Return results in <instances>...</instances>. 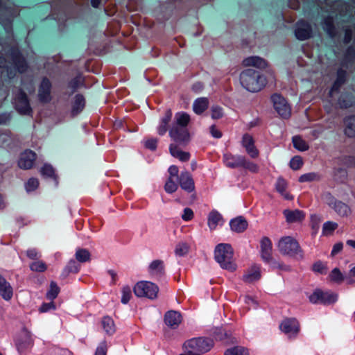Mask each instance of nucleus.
I'll list each match as a JSON object with an SVG mask.
<instances>
[{
	"mask_svg": "<svg viewBox=\"0 0 355 355\" xmlns=\"http://www.w3.org/2000/svg\"><path fill=\"white\" fill-rule=\"evenodd\" d=\"M190 121V116L184 112H177L172 124L169 128L168 133L173 144H179L180 146H186L191 141V135L187 128Z\"/></svg>",
	"mask_w": 355,
	"mask_h": 355,
	"instance_id": "obj_1",
	"label": "nucleus"
},
{
	"mask_svg": "<svg viewBox=\"0 0 355 355\" xmlns=\"http://www.w3.org/2000/svg\"><path fill=\"white\" fill-rule=\"evenodd\" d=\"M214 258L223 269L230 272L236 270L237 266L234 259V251L231 245L227 243L217 245L214 250Z\"/></svg>",
	"mask_w": 355,
	"mask_h": 355,
	"instance_id": "obj_2",
	"label": "nucleus"
},
{
	"mask_svg": "<svg viewBox=\"0 0 355 355\" xmlns=\"http://www.w3.org/2000/svg\"><path fill=\"white\" fill-rule=\"evenodd\" d=\"M240 81L242 86L250 92L260 91L266 83V78L252 69L243 71L240 74Z\"/></svg>",
	"mask_w": 355,
	"mask_h": 355,
	"instance_id": "obj_3",
	"label": "nucleus"
},
{
	"mask_svg": "<svg viewBox=\"0 0 355 355\" xmlns=\"http://www.w3.org/2000/svg\"><path fill=\"white\" fill-rule=\"evenodd\" d=\"M277 247L279 252L283 254L295 257L297 259H302L304 258L303 251L299 243L292 236L282 237L279 241Z\"/></svg>",
	"mask_w": 355,
	"mask_h": 355,
	"instance_id": "obj_4",
	"label": "nucleus"
},
{
	"mask_svg": "<svg viewBox=\"0 0 355 355\" xmlns=\"http://www.w3.org/2000/svg\"><path fill=\"white\" fill-rule=\"evenodd\" d=\"M158 292L159 287L150 282L141 281L134 287L135 294L139 297H146L154 300L157 298Z\"/></svg>",
	"mask_w": 355,
	"mask_h": 355,
	"instance_id": "obj_5",
	"label": "nucleus"
},
{
	"mask_svg": "<svg viewBox=\"0 0 355 355\" xmlns=\"http://www.w3.org/2000/svg\"><path fill=\"white\" fill-rule=\"evenodd\" d=\"M354 70L355 68L349 67L345 63H340V67L337 70L336 78L331 87V91H338L340 88L347 83L349 74Z\"/></svg>",
	"mask_w": 355,
	"mask_h": 355,
	"instance_id": "obj_6",
	"label": "nucleus"
},
{
	"mask_svg": "<svg viewBox=\"0 0 355 355\" xmlns=\"http://www.w3.org/2000/svg\"><path fill=\"white\" fill-rule=\"evenodd\" d=\"M275 110L284 119L291 116V109L286 100L280 94H275L271 96Z\"/></svg>",
	"mask_w": 355,
	"mask_h": 355,
	"instance_id": "obj_7",
	"label": "nucleus"
},
{
	"mask_svg": "<svg viewBox=\"0 0 355 355\" xmlns=\"http://www.w3.org/2000/svg\"><path fill=\"white\" fill-rule=\"evenodd\" d=\"M309 300L313 304H331L337 300V295L317 289L309 296Z\"/></svg>",
	"mask_w": 355,
	"mask_h": 355,
	"instance_id": "obj_8",
	"label": "nucleus"
},
{
	"mask_svg": "<svg viewBox=\"0 0 355 355\" xmlns=\"http://www.w3.org/2000/svg\"><path fill=\"white\" fill-rule=\"evenodd\" d=\"M280 329L289 338L295 337L300 331V324L295 318H286L281 323Z\"/></svg>",
	"mask_w": 355,
	"mask_h": 355,
	"instance_id": "obj_9",
	"label": "nucleus"
},
{
	"mask_svg": "<svg viewBox=\"0 0 355 355\" xmlns=\"http://www.w3.org/2000/svg\"><path fill=\"white\" fill-rule=\"evenodd\" d=\"M295 35L299 40H306L311 37V26L304 20L299 21L296 24Z\"/></svg>",
	"mask_w": 355,
	"mask_h": 355,
	"instance_id": "obj_10",
	"label": "nucleus"
},
{
	"mask_svg": "<svg viewBox=\"0 0 355 355\" xmlns=\"http://www.w3.org/2000/svg\"><path fill=\"white\" fill-rule=\"evenodd\" d=\"M15 106L21 114H29L31 109L27 96L24 92H19L15 98Z\"/></svg>",
	"mask_w": 355,
	"mask_h": 355,
	"instance_id": "obj_11",
	"label": "nucleus"
},
{
	"mask_svg": "<svg viewBox=\"0 0 355 355\" xmlns=\"http://www.w3.org/2000/svg\"><path fill=\"white\" fill-rule=\"evenodd\" d=\"M36 159V154L31 150H26L21 153L18 161V165L21 168L29 169L33 167Z\"/></svg>",
	"mask_w": 355,
	"mask_h": 355,
	"instance_id": "obj_12",
	"label": "nucleus"
},
{
	"mask_svg": "<svg viewBox=\"0 0 355 355\" xmlns=\"http://www.w3.org/2000/svg\"><path fill=\"white\" fill-rule=\"evenodd\" d=\"M242 145L252 158L254 159L259 156V152L254 146V139L252 136L248 134L244 135L242 139Z\"/></svg>",
	"mask_w": 355,
	"mask_h": 355,
	"instance_id": "obj_13",
	"label": "nucleus"
},
{
	"mask_svg": "<svg viewBox=\"0 0 355 355\" xmlns=\"http://www.w3.org/2000/svg\"><path fill=\"white\" fill-rule=\"evenodd\" d=\"M164 322L168 327L176 329L182 322V315L178 311H168L164 315Z\"/></svg>",
	"mask_w": 355,
	"mask_h": 355,
	"instance_id": "obj_14",
	"label": "nucleus"
},
{
	"mask_svg": "<svg viewBox=\"0 0 355 355\" xmlns=\"http://www.w3.org/2000/svg\"><path fill=\"white\" fill-rule=\"evenodd\" d=\"M261 278L260 266L254 264L249 268L243 276V280L248 284L253 283Z\"/></svg>",
	"mask_w": 355,
	"mask_h": 355,
	"instance_id": "obj_15",
	"label": "nucleus"
},
{
	"mask_svg": "<svg viewBox=\"0 0 355 355\" xmlns=\"http://www.w3.org/2000/svg\"><path fill=\"white\" fill-rule=\"evenodd\" d=\"M179 183L182 189L191 193L195 189L194 181L188 171L182 172L179 178Z\"/></svg>",
	"mask_w": 355,
	"mask_h": 355,
	"instance_id": "obj_16",
	"label": "nucleus"
},
{
	"mask_svg": "<svg viewBox=\"0 0 355 355\" xmlns=\"http://www.w3.org/2000/svg\"><path fill=\"white\" fill-rule=\"evenodd\" d=\"M272 243L269 238L263 237L261 241V255L262 259L269 263L272 261Z\"/></svg>",
	"mask_w": 355,
	"mask_h": 355,
	"instance_id": "obj_17",
	"label": "nucleus"
},
{
	"mask_svg": "<svg viewBox=\"0 0 355 355\" xmlns=\"http://www.w3.org/2000/svg\"><path fill=\"white\" fill-rule=\"evenodd\" d=\"M283 214L288 223H300L305 218L304 212L299 209H285Z\"/></svg>",
	"mask_w": 355,
	"mask_h": 355,
	"instance_id": "obj_18",
	"label": "nucleus"
},
{
	"mask_svg": "<svg viewBox=\"0 0 355 355\" xmlns=\"http://www.w3.org/2000/svg\"><path fill=\"white\" fill-rule=\"evenodd\" d=\"M244 160V156L233 155L230 153H226L223 155V162L226 166L232 168L241 167Z\"/></svg>",
	"mask_w": 355,
	"mask_h": 355,
	"instance_id": "obj_19",
	"label": "nucleus"
},
{
	"mask_svg": "<svg viewBox=\"0 0 355 355\" xmlns=\"http://www.w3.org/2000/svg\"><path fill=\"white\" fill-rule=\"evenodd\" d=\"M31 343L30 333L26 329H23L19 334L16 345L19 351H23L27 348Z\"/></svg>",
	"mask_w": 355,
	"mask_h": 355,
	"instance_id": "obj_20",
	"label": "nucleus"
},
{
	"mask_svg": "<svg viewBox=\"0 0 355 355\" xmlns=\"http://www.w3.org/2000/svg\"><path fill=\"white\" fill-rule=\"evenodd\" d=\"M149 273L157 278L161 277L164 274V262L162 260H155L148 266Z\"/></svg>",
	"mask_w": 355,
	"mask_h": 355,
	"instance_id": "obj_21",
	"label": "nucleus"
},
{
	"mask_svg": "<svg viewBox=\"0 0 355 355\" xmlns=\"http://www.w3.org/2000/svg\"><path fill=\"white\" fill-rule=\"evenodd\" d=\"M179 144H171L169 146V151L171 155L180 159L181 162H187L190 159V154L188 152L182 151L180 148Z\"/></svg>",
	"mask_w": 355,
	"mask_h": 355,
	"instance_id": "obj_22",
	"label": "nucleus"
},
{
	"mask_svg": "<svg viewBox=\"0 0 355 355\" xmlns=\"http://www.w3.org/2000/svg\"><path fill=\"white\" fill-rule=\"evenodd\" d=\"M179 144H171L169 146V151L171 155L180 159L181 162H187L190 159V154L188 152L182 151L180 148Z\"/></svg>",
	"mask_w": 355,
	"mask_h": 355,
	"instance_id": "obj_23",
	"label": "nucleus"
},
{
	"mask_svg": "<svg viewBox=\"0 0 355 355\" xmlns=\"http://www.w3.org/2000/svg\"><path fill=\"white\" fill-rule=\"evenodd\" d=\"M245 67H254L259 69H265L267 67L266 61L259 56H250L243 60Z\"/></svg>",
	"mask_w": 355,
	"mask_h": 355,
	"instance_id": "obj_24",
	"label": "nucleus"
},
{
	"mask_svg": "<svg viewBox=\"0 0 355 355\" xmlns=\"http://www.w3.org/2000/svg\"><path fill=\"white\" fill-rule=\"evenodd\" d=\"M85 106V99L81 94H76L71 103V114L76 116L83 111Z\"/></svg>",
	"mask_w": 355,
	"mask_h": 355,
	"instance_id": "obj_25",
	"label": "nucleus"
},
{
	"mask_svg": "<svg viewBox=\"0 0 355 355\" xmlns=\"http://www.w3.org/2000/svg\"><path fill=\"white\" fill-rule=\"evenodd\" d=\"M230 225L232 230L237 233L244 232L248 227V222L243 216L231 220Z\"/></svg>",
	"mask_w": 355,
	"mask_h": 355,
	"instance_id": "obj_26",
	"label": "nucleus"
},
{
	"mask_svg": "<svg viewBox=\"0 0 355 355\" xmlns=\"http://www.w3.org/2000/svg\"><path fill=\"white\" fill-rule=\"evenodd\" d=\"M0 293L6 300H9L12 297V288L10 284L0 275Z\"/></svg>",
	"mask_w": 355,
	"mask_h": 355,
	"instance_id": "obj_27",
	"label": "nucleus"
},
{
	"mask_svg": "<svg viewBox=\"0 0 355 355\" xmlns=\"http://www.w3.org/2000/svg\"><path fill=\"white\" fill-rule=\"evenodd\" d=\"M223 217L217 211H211L208 216V226L212 231L219 225H222Z\"/></svg>",
	"mask_w": 355,
	"mask_h": 355,
	"instance_id": "obj_28",
	"label": "nucleus"
},
{
	"mask_svg": "<svg viewBox=\"0 0 355 355\" xmlns=\"http://www.w3.org/2000/svg\"><path fill=\"white\" fill-rule=\"evenodd\" d=\"M172 112L171 110H167L165 112L164 116L162 118L160 123L157 128V132L159 135H164L168 130L169 122L171 121Z\"/></svg>",
	"mask_w": 355,
	"mask_h": 355,
	"instance_id": "obj_29",
	"label": "nucleus"
},
{
	"mask_svg": "<svg viewBox=\"0 0 355 355\" xmlns=\"http://www.w3.org/2000/svg\"><path fill=\"white\" fill-rule=\"evenodd\" d=\"M340 63H345L349 67L355 68V49L352 46H349L345 53L344 58Z\"/></svg>",
	"mask_w": 355,
	"mask_h": 355,
	"instance_id": "obj_30",
	"label": "nucleus"
},
{
	"mask_svg": "<svg viewBox=\"0 0 355 355\" xmlns=\"http://www.w3.org/2000/svg\"><path fill=\"white\" fill-rule=\"evenodd\" d=\"M322 27L330 37H333L336 35V31L333 17L328 16L325 17L322 22Z\"/></svg>",
	"mask_w": 355,
	"mask_h": 355,
	"instance_id": "obj_31",
	"label": "nucleus"
},
{
	"mask_svg": "<svg viewBox=\"0 0 355 355\" xmlns=\"http://www.w3.org/2000/svg\"><path fill=\"white\" fill-rule=\"evenodd\" d=\"M60 292V288L58 284L51 281L46 293V300H54Z\"/></svg>",
	"mask_w": 355,
	"mask_h": 355,
	"instance_id": "obj_32",
	"label": "nucleus"
},
{
	"mask_svg": "<svg viewBox=\"0 0 355 355\" xmlns=\"http://www.w3.org/2000/svg\"><path fill=\"white\" fill-rule=\"evenodd\" d=\"M208 105L209 101L207 98H199L193 103V109L195 113L200 114L207 110Z\"/></svg>",
	"mask_w": 355,
	"mask_h": 355,
	"instance_id": "obj_33",
	"label": "nucleus"
},
{
	"mask_svg": "<svg viewBox=\"0 0 355 355\" xmlns=\"http://www.w3.org/2000/svg\"><path fill=\"white\" fill-rule=\"evenodd\" d=\"M345 123V134L349 137H355V116L347 117Z\"/></svg>",
	"mask_w": 355,
	"mask_h": 355,
	"instance_id": "obj_34",
	"label": "nucleus"
},
{
	"mask_svg": "<svg viewBox=\"0 0 355 355\" xmlns=\"http://www.w3.org/2000/svg\"><path fill=\"white\" fill-rule=\"evenodd\" d=\"M334 211L340 216H348L351 211L350 208L344 202L338 200L332 207Z\"/></svg>",
	"mask_w": 355,
	"mask_h": 355,
	"instance_id": "obj_35",
	"label": "nucleus"
},
{
	"mask_svg": "<svg viewBox=\"0 0 355 355\" xmlns=\"http://www.w3.org/2000/svg\"><path fill=\"white\" fill-rule=\"evenodd\" d=\"M101 324L106 334L111 335L114 333V323L113 320L110 317H104L102 320Z\"/></svg>",
	"mask_w": 355,
	"mask_h": 355,
	"instance_id": "obj_36",
	"label": "nucleus"
},
{
	"mask_svg": "<svg viewBox=\"0 0 355 355\" xmlns=\"http://www.w3.org/2000/svg\"><path fill=\"white\" fill-rule=\"evenodd\" d=\"M76 260L80 263H85L90 260L89 252L84 248H78L75 254Z\"/></svg>",
	"mask_w": 355,
	"mask_h": 355,
	"instance_id": "obj_37",
	"label": "nucleus"
},
{
	"mask_svg": "<svg viewBox=\"0 0 355 355\" xmlns=\"http://www.w3.org/2000/svg\"><path fill=\"white\" fill-rule=\"evenodd\" d=\"M48 178L53 182V187L58 185V176L55 173V169L52 166L46 164V178Z\"/></svg>",
	"mask_w": 355,
	"mask_h": 355,
	"instance_id": "obj_38",
	"label": "nucleus"
},
{
	"mask_svg": "<svg viewBox=\"0 0 355 355\" xmlns=\"http://www.w3.org/2000/svg\"><path fill=\"white\" fill-rule=\"evenodd\" d=\"M80 264L74 259H71L66 266L64 272L66 275L69 273H77L80 270Z\"/></svg>",
	"mask_w": 355,
	"mask_h": 355,
	"instance_id": "obj_39",
	"label": "nucleus"
},
{
	"mask_svg": "<svg viewBox=\"0 0 355 355\" xmlns=\"http://www.w3.org/2000/svg\"><path fill=\"white\" fill-rule=\"evenodd\" d=\"M83 80L80 76H78L73 78H72L69 84H68V89H70L69 92L70 94H73L76 91L77 89H78L80 85L83 84Z\"/></svg>",
	"mask_w": 355,
	"mask_h": 355,
	"instance_id": "obj_40",
	"label": "nucleus"
},
{
	"mask_svg": "<svg viewBox=\"0 0 355 355\" xmlns=\"http://www.w3.org/2000/svg\"><path fill=\"white\" fill-rule=\"evenodd\" d=\"M293 143L294 147L300 151H305L309 149V145L299 136L293 137Z\"/></svg>",
	"mask_w": 355,
	"mask_h": 355,
	"instance_id": "obj_41",
	"label": "nucleus"
},
{
	"mask_svg": "<svg viewBox=\"0 0 355 355\" xmlns=\"http://www.w3.org/2000/svg\"><path fill=\"white\" fill-rule=\"evenodd\" d=\"M190 246L185 242H180L177 244L175 253L177 256L182 257L187 254L189 252Z\"/></svg>",
	"mask_w": 355,
	"mask_h": 355,
	"instance_id": "obj_42",
	"label": "nucleus"
},
{
	"mask_svg": "<svg viewBox=\"0 0 355 355\" xmlns=\"http://www.w3.org/2000/svg\"><path fill=\"white\" fill-rule=\"evenodd\" d=\"M286 182L283 178H279L276 183V189L286 199H291L289 195L286 192Z\"/></svg>",
	"mask_w": 355,
	"mask_h": 355,
	"instance_id": "obj_43",
	"label": "nucleus"
},
{
	"mask_svg": "<svg viewBox=\"0 0 355 355\" xmlns=\"http://www.w3.org/2000/svg\"><path fill=\"white\" fill-rule=\"evenodd\" d=\"M225 355H249V353L244 347L237 346L227 349Z\"/></svg>",
	"mask_w": 355,
	"mask_h": 355,
	"instance_id": "obj_44",
	"label": "nucleus"
},
{
	"mask_svg": "<svg viewBox=\"0 0 355 355\" xmlns=\"http://www.w3.org/2000/svg\"><path fill=\"white\" fill-rule=\"evenodd\" d=\"M338 224L334 222L327 221L323 224L322 234L324 235L331 234L332 232L338 227Z\"/></svg>",
	"mask_w": 355,
	"mask_h": 355,
	"instance_id": "obj_45",
	"label": "nucleus"
},
{
	"mask_svg": "<svg viewBox=\"0 0 355 355\" xmlns=\"http://www.w3.org/2000/svg\"><path fill=\"white\" fill-rule=\"evenodd\" d=\"M329 278L330 280L336 283H341L344 277L343 274L340 272V270L337 268H334L331 273L329 274Z\"/></svg>",
	"mask_w": 355,
	"mask_h": 355,
	"instance_id": "obj_46",
	"label": "nucleus"
},
{
	"mask_svg": "<svg viewBox=\"0 0 355 355\" xmlns=\"http://www.w3.org/2000/svg\"><path fill=\"white\" fill-rule=\"evenodd\" d=\"M178 188V186L175 180L171 177H169L164 185V189L166 192L168 193H173L177 191Z\"/></svg>",
	"mask_w": 355,
	"mask_h": 355,
	"instance_id": "obj_47",
	"label": "nucleus"
},
{
	"mask_svg": "<svg viewBox=\"0 0 355 355\" xmlns=\"http://www.w3.org/2000/svg\"><path fill=\"white\" fill-rule=\"evenodd\" d=\"M320 175L315 173H309L301 175L299 178V181L300 182H312L319 180Z\"/></svg>",
	"mask_w": 355,
	"mask_h": 355,
	"instance_id": "obj_48",
	"label": "nucleus"
},
{
	"mask_svg": "<svg viewBox=\"0 0 355 355\" xmlns=\"http://www.w3.org/2000/svg\"><path fill=\"white\" fill-rule=\"evenodd\" d=\"M322 199L324 203L332 207L338 200H337L330 192H324L322 195Z\"/></svg>",
	"mask_w": 355,
	"mask_h": 355,
	"instance_id": "obj_49",
	"label": "nucleus"
},
{
	"mask_svg": "<svg viewBox=\"0 0 355 355\" xmlns=\"http://www.w3.org/2000/svg\"><path fill=\"white\" fill-rule=\"evenodd\" d=\"M132 297V291L130 286H124L122 288L121 302L127 304Z\"/></svg>",
	"mask_w": 355,
	"mask_h": 355,
	"instance_id": "obj_50",
	"label": "nucleus"
},
{
	"mask_svg": "<svg viewBox=\"0 0 355 355\" xmlns=\"http://www.w3.org/2000/svg\"><path fill=\"white\" fill-rule=\"evenodd\" d=\"M241 167H243L244 168H246V169L249 170L250 171H252L254 173L257 172L259 170V167L256 164L251 162L249 160H247L245 157H244V160L242 162Z\"/></svg>",
	"mask_w": 355,
	"mask_h": 355,
	"instance_id": "obj_51",
	"label": "nucleus"
},
{
	"mask_svg": "<svg viewBox=\"0 0 355 355\" xmlns=\"http://www.w3.org/2000/svg\"><path fill=\"white\" fill-rule=\"evenodd\" d=\"M303 164L302 158L300 156H295L290 162V166L293 170L300 169Z\"/></svg>",
	"mask_w": 355,
	"mask_h": 355,
	"instance_id": "obj_52",
	"label": "nucleus"
},
{
	"mask_svg": "<svg viewBox=\"0 0 355 355\" xmlns=\"http://www.w3.org/2000/svg\"><path fill=\"white\" fill-rule=\"evenodd\" d=\"M39 186V181L36 178H30L26 184V189L27 191H33Z\"/></svg>",
	"mask_w": 355,
	"mask_h": 355,
	"instance_id": "obj_53",
	"label": "nucleus"
},
{
	"mask_svg": "<svg viewBox=\"0 0 355 355\" xmlns=\"http://www.w3.org/2000/svg\"><path fill=\"white\" fill-rule=\"evenodd\" d=\"M313 270L320 274H325L327 270V267L323 264L322 262L318 261L313 265Z\"/></svg>",
	"mask_w": 355,
	"mask_h": 355,
	"instance_id": "obj_54",
	"label": "nucleus"
},
{
	"mask_svg": "<svg viewBox=\"0 0 355 355\" xmlns=\"http://www.w3.org/2000/svg\"><path fill=\"white\" fill-rule=\"evenodd\" d=\"M32 271L42 272L44 271V263L42 261H37L30 265Z\"/></svg>",
	"mask_w": 355,
	"mask_h": 355,
	"instance_id": "obj_55",
	"label": "nucleus"
},
{
	"mask_svg": "<svg viewBox=\"0 0 355 355\" xmlns=\"http://www.w3.org/2000/svg\"><path fill=\"white\" fill-rule=\"evenodd\" d=\"M223 113L222 109L218 106H214L211 107V118L214 119H218L222 118Z\"/></svg>",
	"mask_w": 355,
	"mask_h": 355,
	"instance_id": "obj_56",
	"label": "nucleus"
},
{
	"mask_svg": "<svg viewBox=\"0 0 355 355\" xmlns=\"http://www.w3.org/2000/svg\"><path fill=\"white\" fill-rule=\"evenodd\" d=\"M321 220H322V219H321L320 216H319L316 214L311 215V223L312 228L313 230H315V231H317L318 229L319 228V224L321 222Z\"/></svg>",
	"mask_w": 355,
	"mask_h": 355,
	"instance_id": "obj_57",
	"label": "nucleus"
},
{
	"mask_svg": "<svg viewBox=\"0 0 355 355\" xmlns=\"http://www.w3.org/2000/svg\"><path fill=\"white\" fill-rule=\"evenodd\" d=\"M193 218V211L190 208H185L182 215V218L184 221H189Z\"/></svg>",
	"mask_w": 355,
	"mask_h": 355,
	"instance_id": "obj_58",
	"label": "nucleus"
},
{
	"mask_svg": "<svg viewBox=\"0 0 355 355\" xmlns=\"http://www.w3.org/2000/svg\"><path fill=\"white\" fill-rule=\"evenodd\" d=\"M157 139L151 138V139H147L146 141L145 146L148 149L154 150L157 148Z\"/></svg>",
	"mask_w": 355,
	"mask_h": 355,
	"instance_id": "obj_59",
	"label": "nucleus"
},
{
	"mask_svg": "<svg viewBox=\"0 0 355 355\" xmlns=\"http://www.w3.org/2000/svg\"><path fill=\"white\" fill-rule=\"evenodd\" d=\"M272 267L274 269H279L284 271H289L291 270L290 266L277 261H273L272 263Z\"/></svg>",
	"mask_w": 355,
	"mask_h": 355,
	"instance_id": "obj_60",
	"label": "nucleus"
},
{
	"mask_svg": "<svg viewBox=\"0 0 355 355\" xmlns=\"http://www.w3.org/2000/svg\"><path fill=\"white\" fill-rule=\"evenodd\" d=\"M352 36H353L352 30L350 28H347L345 32V37H344V40H343L344 43L349 44L352 39Z\"/></svg>",
	"mask_w": 355,
	"mask_h": 355,
	"instance_id": "obj_61",
	"label": "nucleus"
},
{
	"mask_svg": "<svg viewBox=\"0 0 355 355\" xmlns=\"http://www.w3.org/2000/svg\"><path fill=\"white\" fill-rule=\"evenodd\" d=\"M45 85H46V103L49 101H50L51 100V83L49 82V80H47L46 78V83H45Z\"/></svg>",
	"mask_w": 355,
	"mask_h": 355,
	"instance_id": "obj_62",
	"label": "nucleus"
},
{
	"mask_svg": "<svg viewBox=\"0 0 355 355\" xmlns=\"http://www.w3.org/2000/svg\"><path fill=\"white\" fill-rule=\"evenodd\" d=\"M210 133L215 138H220L222 137L221 132L214 125L210 127Z\"/></svg>",
	"mask_w": 355,
	"mask_h": 355,
	"instance_id": "obj_63",
	"label": "nucleus"
},
{
	"mask_svg": "<svg viewBox=\"0 0 355 355\" xmlns=\"http://www.w3.org/2000/svg\"><path fill=\"white\" fill-rule=\"evenodd\" d=\"M178 171H179L178 168L175 165L171 166L168 168V173L170 174V177H171L172 178L173 177H178Z\"/></svg>",
	"mask_w": 355,
	"mask_h": 355,
	"instance_id": "obj_64",
	"label": "nucleus"
}]
</instances>
